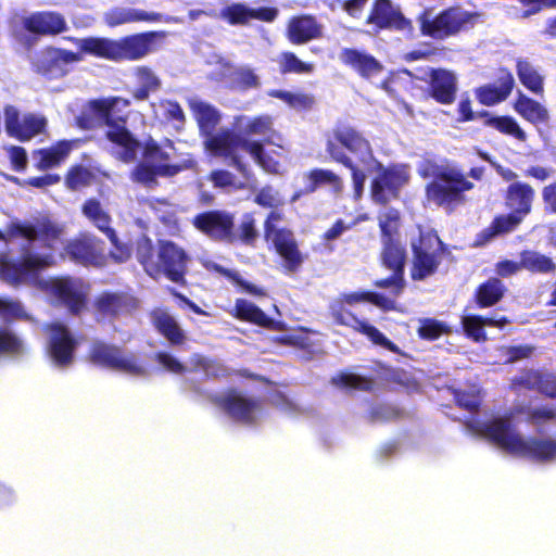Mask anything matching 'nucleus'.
Wrapping results in <instances>:
<instances>
[{
	"instance_id": "1",
	"label": "nucleus",
	"mask_w": 556,
	"mask_h": 556,
	"mask_svg": "<svg viewBox=\"0 0 556 556\" xmlns=\"http://www.w3.org/2000/svg\"><path fill=\"white\" fill-rule=\"evenodd\" d=\"M63 229L48 217L34 224L12 223L7 235L0 231V278L11 285L54 264Z\"/></svg>"
},
{
	"instance_id": "2",
	"label": "nucleus",
	"mask_w": 556,
	"mask_h": 556,
	"mask_svg": "<svg viewBox=\"0 0 556 556\" xmlns=\"http://www.w3.org/2000/svg\"><path fill=\"white\" fill-rule=\"evenodd\" d=\"M129 102L121 98L93 100L88 110L78 118L81 128L106 127L105 136L112 142V153L124 162L137 157L139 141L125 127V119L116 114V109L127 106Z\"/></svg>"
},
{
	"instance_id": "3",
	"label": "nucleus",
	"mask_w": 556,
	"mask_h": 556,
	"mask_svg": "<svg viewBox=\"0 0 556 556\" xmlns=\"http://www.w3.org/2000/svg\"><path fill=\"white\" fill-rule=\"evenodd\" d=\"M477 431L509 454L548 464L556 462V438H523L511 417H497L481 422Z\"/></svg>"
},
{
	"instance_id": "4",
	"label": "nucleus",
	"mask_w": 556,
	"mask_h": 556,
	"mask_svg": "<svg viewBox=\"0 0 556 556\" xmlns=\"http://www.w3.org/2000/svg\"><path fill=\"white\" fill-rule=\"evenodd\" d=\"M189 105L198 122L200 134L204 137L203 143L206 151L215 156L228 157L229 164L240 174L247 176V165L236 154V143L239 142L241 135L235 134L230 129H220L214 132L220 121V115L211 104L199 99H190Z\"/></svg>"
},
{
	"instance_id": "5",
	"label": "nucleus",
	"mask_w": 556,
	"mask_h": 556,
	"mask_svg": "<svg viewBox=\"0 0 556 556\" xmlns=\"http://www.w3.org/2000/svg\"><path fill=\"white\" fill-rule=\"evenodd\" d=\"M163 35L149 31L127 36L119 40L102 37L74 39L81 52L111 61L139 60L150 52L153 40Z\"/></svg>"
},
{
	"instance_id": "6",
	"label": "nucleus",
	"mask_w": 556,
	"mask_h": 556,
	"mask_svg": "<svg viewBox=\"0 0 556 556\" xmlns=\"http://www.w3.org/2000/svg\"><path fill=\"white\" fill-rule=\"evenodd\" d=\"M186 388L197 397L210 400L238 422L253 425L264 416L261 402L237 391L231 390L222 394H212L202 390L200 386L193 381L188 382Z\"/></svg>"
},
{
	"instance_id": "7",
	"label": "nucleus",
	"mask_w": 556,
	"mask_h": 556,
	"mask_svg": "<svg viewBox=\"0 0 556 556\" xmlns=\"http://www.w3.org/2000/svg\"><path fill=\"white\" fill-rule=\"evenodd\" d=\"M175 148L170 140H166L161 147L153 139H150L143 149V161L139 163L134 173L137 182L151 187L156 182V177H172L181 170V166L169 164Z\"/></svg>"
},
{
	"instance_id": "8",
	"label": "nucleus",
	"mask_w": 556,
	"mask_h": 556,
	"mask_svg": "<svg viewBox=\"0 0 556 556\" xmlns=\"http://www.w3.org/2000/svg\"><path fill=\"white\" fill-rule=\"evenodd\" d=\"M282 219V214L271 211L264 224L265 238L270 241L279 256L283 261V267L287 273H295L303 264L304 257L298 248L296 240L292 231L278 227Z\"/></svg>"
},
{
	"instance_id": "9",
	"label": "nucleus",
	"mask_w": 556,
	"mask_h": 556,
	"mask_svg": "<svg viewBox=\"0 0 556 556\" xmlns=\"http://www.w3.org/2000/svg\"><path fill=\"white\" fill-rule=\"evenodd\" d=\"M472 18V14L462 8H450L437 15L432 11H425L418 22L422 35L445 39L465 29Z\"/></svg>"
},
{
	"instance_id": "10",
	"label": "nucleus",
	"mask_w": 556,
	"mask_h": 556,
	"mask_svg": "<svg viewBox=\"0 0 556 556\" xmlns=\"http://www.w3.org/2000/svg\"><path fill=\"white\" fill-rule=\"evenodd\" d=\"M414 253L412 278L424 280L432 276L441 263L442 241L432 230L419 228L418 239L412 240Z\"/></svg>"
},
{
	"instance_id": "11",
	"label": "nucleus",
	"mask_w": 556,
	"mask_h": 556,
	"mask_svg": "<svg viewBox=\"0 0 556 556\" xmlns=\"http://www.w3.org/2000/svg\"><path fill=\"white\" fill-rule=\"evenodd\" d=\"M0 317L5 323L28 319L29 316L17 300L0 298ZM27 353L24 339L7 325L0 326V357L17 358Z\"/></svg>"
},
{
	"instance_id": "12",
	"label": "nucleus",
	"mask_w": 556,
	"mask_h": 556,
	"mask_svg": "<svg viewBox=\"0 0 556 556\" xmlns=\"http://www.w3.org/2000/svg\"><path fill=\"white\" fill-rule=\"evenodd\" d=\"M368 172H375L376 177L371 181V198L374 202L387 204L399 197L400 190L409 179L408 169L405 165L395 164L384 167L375 160Z\"/></svg>"
},
{
	"instance_id": "13",
	"label": "nucleus",
	"mask_w": 556,
	"mask_h": 556,
	"mask_svg": "<svg viewBox=\"0 0 556 556\" xmlns=\"http://www.w3.org/2000/svg\"><path fill=\"white\" fill-rule=\"evenodd\" d=\"M473 188L463 173L456 169L442 172L427 186V198L438 205L460 202L463 193Z\"/></svg>"
},
{
	"instance_id": "14",
	"label": "nucleus",
	"mask_w": 556,
	"mask_h": 556,
	"mask_svg": "<svg viewBox=\"0 0 556 556\" xmlns=\"http://www.w3.org/2000/svg\"><path fill=\"white\" fill-rule=\"evenodd\" d=\"M91 361L101 366L112 368L130 376H144L146 367L139 362L138 356L130 352L106 344L101 341L93 342L90 350Z\"/></svg>"
},
{
	"instance_id": "15",
	"label": "nucleus",
	"mask_w": 556,
	"mask_h": 556,
	"mask_svg": "<svg viewBox=\"0 0 556 556\" xmlns=\"http://www.w3.org/2000/svg\"><path fill=\"white\" fill-rule=\"evenodd\" d=\"M77 345L66 326L59 323L47 326V355L54 368L64 370L71 367Z\"/></svg>"
},
{
	"instance_id": "16",
	"label": "nucleus",
	"mask_w": 556,
	"mask_h": 556,
	"mask_svg": "<svg viewBox=\"0 0 556 556\" xmlns=\"http://www.w3.org/2000/svg\"><path fill=\"white\" fill-rule=\"evenodd\" d=\"M47 291L56 305L77 314L86 304L89 287L79 278L61 277L47 283Z\"/></svg>"
},
{
	"instance_id": "17",
	"label": "nucleus",
	"mask_w": 556,
	"mask_h": 556,
	"mask_svg": "<svg viewBox=\"0 0 556 556\" xmlns=\"http://www.w3.org/2000/svg\"><path fill=\"white\" fill-rule=\"evenodd\" d=\"M383 252L381 255L382 264L392 270V275L386 279L375 282L378 288H391L392 293L397 295L404 287V266L406 260L405 249L394 238L382 239Z\"/></svg>"
},
{
	"instance_id": "18",
	"label": "nucleus",
	"mask_w": 556,
	"mask_h": 556,
	"mask_svg": "<svg viewBox=\"0 0 556 556\" xmlns=\"http://www.w3.org/2000/svg\"><path fill=\"white\" fill-rule=\"evenodd\" d=\"M193 226L216 241L232 243L237 236L233 233V215L226 211H207L193 218Z\"/></svg>"
},
{
	"instance_id": "19",
	"label": "nucleus",
	"mask_w": 556,
	"mask_h": 556,
	"mask_svg": "<svg viewBox=\"0 0 556 556\" xmlns=\"http://www.w3.org/2000/svg\"><path fill=\"white\" fill-rule=\"evenodd\" d=\"M188 255L182 248L169 240L159 241L156 262L159 268L153 273L163 271L174 282H181L186 274Z\"/></svg>"
},
{
	"instance_id": "20",
	"label": "nucleus",
	"mask_w": 556,
	"mask_h": 556,
	"mask_svg": "<svg viewBox=\"0 0 556 556\" xmlns=\"http://www.w3.org/2000/svg\"><path fill=\"white\" fill-rule=\"evenodd\" d=\"M208 62L219 66L220 78H228L235 90L248 91L261 88V77L251 65H233L217 54L213 55Z\"/></svg>"
},
{
	"instance_id": "21",
	"label": "nucleus",
	"mask_w": 556,
	"mask_h": 556,
	"mask_svg": "<svg viewBox=\"0 0 556 556\" xmlns=\"http://www.w3.org/2000/svg\"><path fill=\"white\" fill-rule=\"evenodd\" d=\"M337 143L343 151L346 149L353 153L365 168H370L376 160L369 141L355 128L349 125H338L333 129V138H329Z\"/></svg>"
},
{
	"instance_id": "22",
	"label": "nucleus",
	"mask_w": 556,
	"mask_h": 556,
	"mask_svg": "<svg viewBox=\"0 0 556 556\" xmlns=\"http://www.w3.org/2000/svg\"><path fill=\"white\" fill-rule=\"evenodd\" d=\"M366 24L376 31L380 29L406 30L410 28V22L391 0H374L370 13L366 18Z\"/></svg>"
},
{
	"instance_id": "23",
	"label": "nucleus",
	"mask_w": 556,
	"mask_h": 556,
	"mask_svg": "<svg viewBox=\"0 0 556 556\" xmlns=\"http://www.w3.org/2000/svg\"><path fill=\"white\" fill-rule=\"evenodd\" d=\"M331 316L337 324L351 327L356 331L365 334L372 343L380 345L389 351H396V345L391 342L376 327L366 320L358 319L354 314L345 309L343 303L334 302L330 305Z\"/></svg>"
},
{
	"instance_id": "24",
	"label": "nucleus",
	"mask_w": 556,
	"mask_h": 556,
	"mask_svg": "<svg viewBox=\"0 0 556 556\" xmlns=\"http://www.w3.org/2000/svg\"><path fill=\"white\" fill-rule=\"evenodd\" d=\"M103 21L110 27H116L123 24L137 23V22H164V23H180L179 17L163 15L157 12H148L141 9L131 7H114L104 12Z\"/></svg>"
},
{
	"instance_id": "25",
	"label": "nucleus",
	"mask_w": 556,
	"mask_h": 556,
	"mask_svg": "<svg viewBox=\"0 0 556 556\" xmlns=\"http://www.w3.org/2000/svg\"><path fill=\"white\" fill-rule=\"evenodd\" d=\"M81 61L78 53L49 47L41 51L36 62L37 71L49 77H61L67 74L68 65Z\"/></svg>"
},
{
	"instance_id": "26",
	"label": "nucleus",
	"mask_w": 556,
	"mask_h": 556,
	"mask_svg": "<svg viewBox=\"0 0 556 556\" xmlns=\"http://www.w3.org/2000/svg\"><path fill=\"white\" fill-rule=\"evenodd\" d=\"M304 188L291 198L296 202L302 194L314 193L318 188L327 187L333 194H340L344 185L340 176L330 169L314 168L303 175Z\"/></svg>"
},
{
	"instance_id": "27",
	"label": "nucleus",
	"mask_w": 556,
	"mask_h": 556,
	"mask_svg": "<svg viewBox=\"0 0 556 556\" xmlns=\"http://www.w3.org/2000/svg\"><path fill=\"white\" fill-rule=\"evenodd\" d=\"M23 26L38 35H56L67 29L65 18L56 12H36L23 18Z\"/></svg>"
},
{
	"instance_id": "28",
	"label": "nucleus",
	"mask_w": 556,
	"mask_h": 556,
	"mask_svg": "<svg viewBox=\"0 0 556 556\" xmlns=\"http://www.w3.org/2000/svg\"><path fill=\"white\" fill-rule=\"evenodd\" d=\"M96 309L102 317H117L136 307V300L123 292H103L96 300Z\"/></svg>"
},
{
	"instance_id": "29",
	"label": "nucleus",
	"mask_w": 556,
	"mask_h": 556,
	"mask_svg": "<svg viewBox=\"0 0 556 556\" xmlns=\"http://www.w3.org/2000/svg\"><path fill=\"white\" fill-rule=\"evenodd\" d=\"M64 253L71 261L85 266L100 264V255L96 250V238L91 236L85 235L68 241L64 245Z\"/></svg>"
},
{
	"instance_id": "30",
	"label": "nucleus",
	"mask_w": 556,
	"mask_h": 556,
	"mask_svg": "<svg viewBox=\"0 0 556 556\" xmlns=\"http://www.w3.org/2000/svg\"><path fill=\"white\" fill-rule=\"evenodd\" d=\"M339 59L364 78L375 76L382 71V65L376 58L357 49H343Z\"/></svg>"
},
{
	"instance_id": "31",
	"label": "nucleus",
	"mask_w": 556,
	"mask_h": 556,
	"mask_svg": "<svg viewBox=\"0 0 556 556\" xmlns=\"http://www.w3.org/2000/svg\"><path fill=\"white\" fill-rule=\"evenodd\" d=\"M533 198L534 190L530 185L515 181L507 188L505 204L511 213L525 218L531 212Z\"/></svg>"
},
{
	"instance_id": "32",
	"label": "nucleus",
	"mask_w": 556,
	"mask_h": 556,
	"mask_svg": "<svg viewBox=\"0 0 556 556\" xmlns=\"http://www.w3.org/2000/svg\"><path fill=\"white\" fill-rule=\"evenodd\" d=\"M243 151L254 160V162L260 165L264 170L268 173H278L279 170V163L275 161L271 156H269L265 150L264 144L262 141L256 140H250L247 137L241 136L239 138V142L236 143V154L242 159L239 155V152ZM245 165H248L243 160H241ZM249 168V166H247ZM244 177V175L242 174ZM250 176V169H248V175L245 178H249Z\"/></svg>"
},
{
	"instance_id": "33",
	"label": "nucleus",
	"mask_w": 556,
	"mask_h": 556,
	"mask_svg": "<svg viewBox=\"0 0 556 556\" xmlns=\"http://www.w3.org/2000/svg\"><path fill=\"white\" fill-rule=\"evenodd\" d=\"M431 96L441 103L448 104L455 99L456 76L446 70H432L430 74Z\"/></svg>"
},
{
	"instance_id": "34",
	"label": "nucleus",
	"mask_w": 556,
	"mask_h": 556,
	"mask_svg": "<svg viewBox=\"0 0 556 556\" xmlns=\"http://www.w3.org/2000/svg\"><path fill=\"white\" fill-rule=\"evenodd\" d=\"M514 85V76L509 72H504L496 83L477 89V98L484 105L496 104L504 101L509 96Z\"/></svg>"
},
{
	"instance_id": "35",
	"label": "nucleus",
	"mask_w": 556,
	"mask_h": 556,
	"mask_svg": "<svg viewBox=\"0 0 556 556\" xmlns=\"http://www.w3.org/2000/svg\"><path fill=\"white\" fill-rule=\"evenodd\" d=\"M320 35V27L309 15L293 17L288 25V38L292 43L301 45Z\"/></svg>"
},
{
	"instance_id": "36",
	"label": "nucleus",
	"mask_w": 556,
	"mask_h": 556,
	"mask_svg": "<svg viewBox=\"0 0 556 556\" xmlns=\"http://www.w3.org/2000/svg\"><path fill=\"white\" fill-rule=\"evenodd\" d=\"M77 142V140H62L49 149H41L36 151L34 153L36 166L39 169H48L59 165L67 157Z\"/></svg>"
},
{
	"instance_id": "37",
	"label": "nucleus",
	"mask_w": 556,
	"mask_h": 556,
	"mask_svg": "<svg viewBox=\"0 0 556 556\" xmlns=\"http://www.w3.org/2000/svg\"><path fill=\"white\" fill-rule=\"evenodd\" d=\"M151 319L157 331L163 334L172 344L184 343L186 336L177 320L163 309H155Z\"/></svg>"
},
{
	"instance_id": "38",
	"label": "nucleus",
	"mask_w": 556,
	"mask_h": 556,
	"mask_svg": "<svg viewBox=\"0 0 556 556\" xmlns=\"http://www.w3.org/2000/svg\"><path fill=\"white\" fill-rule=\"evenodd\" d=\"M237 125L244 136H260L263 137L266 142H271V136L275 132L271 116L261 115L249 117L242 115L237 118Z\"/></svg>"
},
{
	"instance_id": "39",
	"label": "nucleus",
	"mask_w": 556,
	"mask_h": 556,
	"mask_svg": "<svg viewBox=\"0 0 556 556\" xmlns=\"http://www.w3.org/2000/svg\"><path fill=\"white\" fill-rule=\"evenodd\" d=\"M507 323L508 320L505 317L495 319L479 315H466L462 318L464 331L477 342L485 340L484 327L503 328Z\"/></svg>"
},
{
	"instance_id": "40",
	"label": "nucleus",
	"mask_w": 556,
	"mask_h": 556,
	"mask_svg": "<svg viewBox=\"0 0 556 556\" xmlns=\"http://www.w3.org/2000/svg\"><path fill=\"white\" fill-rule=\"evenodd\" d=\"M83 214L108 238L115 239V230L111 227L112 218L104 211L100 201L89 199L83 204Z\"/></svg>"
},
{
	"instance_id": "41",
	"label": "nucleus",
	"mask_w": 556,
	"mask_h": 556,
	"mask_svg": "<svg viewBox=\"0 0 556 556\" xmlns=\"http://www.w3.org/2000/svg\"><path fill=\"white\" fill-rule=\"evenodd\" d=\"M515 110L525 119L534 125L546 124L549 119V114L545 106L521 92H519L515 103Z\"/></svg>"
},
{
	"instance_id": "42",
	"label": "nucleus",
	"mask_w": 556,
	"mask_h": 556,
	"mask_svg": "<svg viewBox=\"0 0 556 556\" xmlns=\"http://www.w3.org/2000/svg\"><path fill=\"white\" fill-rule=\"evenodd\" d=\"M523 220V217L515 213L496 216L492 224L481 231L480 244L485 243L496 236L508 233L517 228V226Z\"/></svg>"
},
{
	"instance_id": "43",
	"label": "nucleus",
	"mask_w": 556,
	"mask_h": 556,
	"mask_svg": "<svg viewBox=\"0 0 556 556\" xmlns=\"http://www.w3.org/2000/svg\"><path fill=\"white\" fill-rule=\"evenodd\" d=\"M517 76L520 83L535 94H542L544 90V76L528 60H519L516 65Z\"/></svg>"
},
{
	"instance_id": "44",
	"label": "nucleus",
	"mask_w": 556,
	"mask_h": 556,
	"mask_svg": "<svg viewBox=\"0 0 556 556\" xmlns=\"http://www.w3.org/2000/svg\"><path fill=\"white\" fill-rule=\"evenodd\" d=\"M505 286L498 278H490L480 285L476 291V300L479 307L495 305L505 293Z\"/></svg>"
},
{
	"instance_id": "45",
	"label": "nucleus",
	"mask_w": 556,
	"mask_h": 556,
	"mask_svg": "<svg viewBox=\"0 0 556 556\" xmlns=\"http://www.w3.org/2000/svg\"><path fill=\"white\" fill-rule=\"evenodd\" d=\"M235 311L239 319L263 327H269L273 324V320L258 306L248 300H237Z\"/></svg>"
},
{
	"instance_id": "46",
	"label": "nucleus",
	"mask_w": 556,
	"mask_h": 556,
	"mask_svg": "<svg viewBox=\"0 0 556 556\" xmlns=\"http://www.w3.org/2000/svg\"><path fill=\"white\" fill-rule=\"evenodd\" d=\"M520 266L532 273L548 274L556 269L553 260L535 251H525L520 256Z\"/></svg>"
},
{
	"instance_id": "47",
	"label": "nucleus",
	"mask_w": 556,
	"mask_h": 556,
	"mask_svg": "<svg viewBox=\"0 0 556 556\" xmlns=\"http://www.w3.org/2000/svg\"><path fill=\"white\" fill-rule=\"evenodd\" d=\"M326 151L333 161L341 163L346 168L351 169L353 185H365L366 175L364 170L357 168L352 159L337 143L332 140H327Z\"/></svg>"
},
{
	"instance_id": "48",
	"label": "nucleus",
	"mask_w": 556,
	"mask_h": 556,
	"mask_svg": "<svg viewBox=\"0 0 556 556\" xmlns=\"http://www.w3.org/2000/svg\"><path fill=\"white\" fill-rule=\"evenodd\" d=\"M485 117V125L496 130L510 135L518 139L519 141H526L527 135L520 128L518 123L510 116H491L488 112L483 114Z\"/></svg>"
},
{
	"instance_id": "49",
	"label": "nucleus",
	"mask_w": 556,
	"mask_h": 556,
	"mask_svg": "<svg viewBox=\"0 0 556 556\" xmlns=\"http://www.w3.org/2000/svg\"><path fill=\"white\" fill-rule=\"evenodd\" d=\"M136 256L149 275H153V270L159 268L153 243L148 237L142 236L137 240Z\"/></svg>"
},
{
	"instance_id": "50",
	"label": "nucleus",
	"mask_w": 556,
	"mask_h": 556,
	"mask_svg": "<svg viewBox=\"0 0 556 556\" xmlns=\"http://www.w3.org/2000/svg\"><path fill=\"white\" fill-rule=\"evenodd\" d=\"M46 124L47 121L45 117L35 114H27L22 118L17 129L20 131H15L13 137L22 141L29 140L40 134L45 129Z\"/></svg>"
},
{
	"instance_id": "51",
	"label": "nucleus",
	"mask_w": 556,
	"mask_h": 556,
	"mask_svg": "<svg viewBox=\"0 0 556 556\" xmlns=\"http://www.w3.org/2000/svg\"><path fill=\"white\" fill-rule=\"evenodd\" d=\"M343 296L344 302L350 305H353L358 302H370L384 309H390L394 305L392 299L376 292H352L349 294H344Z\"/></svg>"
},
{
	"instance_id": "52",
	"label": "nucleus",
	"mask_w": 556,
	"mask_h": 556,
	"mask_svg": "<svg viewBox=\"0 0 556 556\" xmlns=\"http://www.w3.org/2000/svg\"><path fill=\"white\" fill-rule=\"evenodd\" d=\"M189 365L194 371H203L206 378H217L224 372V368L220 365L200 354H193L189 359Z\"/></svg>"
},
{
	"instance_id": "53",
	"label": "nucleus",
	"mask_w": 556,
	"mask_h": 556,
	"mask_svg": "<svg viewBox=\"0 0 556 556\" xmlns=\"http://www.w3.org/2000/svg\"><path fill=\"white\" fill-rule=\"evenodd\" d=\"M280 71L282 73H309L312 72V65L301 61L292 52H283L279 56Z\"/></svg>"
},
{
	"instance_id": "54",
	"label": "nucleus",
	"mask_w": 556,
	"mask_h": 556,
	"mask_svg": "<svg viewBox=\"0 0 556 556\" xmlns=\"http://www.w3.org/2000/svg\"><path fill=\"white\" fill-rule=\"evenodd\" d=\"M400 214L392 207H384L379 214V226L382 232V239L393 238L397 229Z\"/></svg>"
},
{
	"instance_id": "55",
	"label": "nucleus",
	"mask_w": 556,
	"mask_h": 556,
	"mask_svg": "<svg viewBox=\"0 0 556 556\" xmlns=\"http://www.w3.org/2000/svg\"><path fill=\"white\" fill-rule=\"evenodd\" d=\"M332 383L345 389L368 390L371 388V380L356 374H340L332 378Z\"/></svg>"
},
{
	"instance_id": "56",
	"label": "nucleus",
	"mask_w": 556,
	"mask_h": 556,
	"mask_svg": "<svg viewBox=\"0 0 556 556\" xmlns=\"http://www.w3.org/2000/svg\"><path fill=\"white\" fill-rule=\"evenodd\" d=\"M447 331L448 327L444 323L430 318L421 320L418 328V334L429 341L437 340Z\"/></svg>"
},
{
	"instance_id": "57",
	"label": "nucleus",
	"mask_w": 556,
	"mask_h": 556,
	"mask_svg": "<svg viewBox=\"0 0 556 556\" xmlns=\"http://www.w3.org/2000/svg\"><path fill=\"white\" fill-rule=\"evenodd\" d=\"M252 11L244 4H232L222 11V16L230 24H245L252 18Z\"/></svg>"
},
{
	"instance_id": "58",
	"label": "nucleus",
	"mask_w": 556,
	"mask_h": 556,
	"mask_svg": "<svg viewBox=\"0 0 556 556\" xmlns=\"http://www.w3.org/2000/svg\"><path fill=\"white\" fill-rule=\"evenodd\" d=\"M238 238L244 244L252 245L258 238V230L256 228L255 219L252 214H244L239 225Z\"/></svg>"
},
{
	"instance_id": "59",
	"label": "nucleus",
	"mask_w": 556,
	"mask_h": 556,
	"mask_svg": "<svg viewBox=\"0 0 556 556\" xmlns=\"http://www.w3.org/2000/svg\"><path fill=\"white\" fill-rule=\"evenodd\" d=\"M268 96L280 99L294 109L308 108L312 104V98L305 94H298L283 90H270Z\"/></svg>"
},
{
	"instance_id": "60",
	"label": "nucleus",
	"mask_w": 556,
	"mask_h": 556,
	"mask_svg": "<svg viewBox=\"0 0 556 556\" xmlns=\"http://www.w3.org/2000/svg\"><path fill=\"white\" fill-rule=\"evenodd\" d=\"M255 202L264 207L276 208L283 203V199L276 189L266 186L257 192Z\"/></svg>"
},
{
	"instance_id": "61",
	"label": "nucleus",
	"mask_w": 556,
	"mask_h": 556,
	"mask_svg": "<svg viewBox=\"0 0 556 556\" xmlns=\"http://www.w3.org/2000/svg\"><path fill=\"white\" fill-rule=\"evenodd\" d=\"M160 109L163 111L165 118L175 124L177 129L181 128L185 124V113L181 106L174 101H163L160 104Z\"/></svg>"
},
{
	"instance_id": "62",
	"label": "nucleus",
	"mask_w": 556,
	"mask_h": 556,
	"mask_svg": "<svg viewBox=\"0 0 556 556\" xmlns=\"http://www.w3.org/2000/svg\"><path fill=\"white\" fill-rule=\"evenodd\" d=\"M91 173L83 167L76 166L72 168L66 177L67 186L73 189H79L80 187L87 186L91 180Z\"/></svg>"
},
{
	"instance_id": "63",
	"label": "nucleus",
	"mask_w": 556,
	"mask_h": 556,
	"mask_svg": "<svg viewBox=\"0 0 556 556\" xmlns=\"http://www.w3.org/2000/svg\"><path fill=\"white\" fill-rule=\"evenodd\" d=\"M155 358L160 365L170 372L184 374L187 370L186 365L167 352H159L155 355Z\"/></svg>"
},
{
	"instance_id": "64",
	"label": "nucleus",
	"mask_w": 556,
	"mask_h": 556,
	"mask_svg": "<svg viewBox=\"0 0 556 556\" xmlns=\"http://www.w3.org/2000/svg\"><path fill=\"white\" fill-rule=\"evenodd\" d=\"M528 416H529V420L534 426L540 427V426L553 420L556 416V413L547 406H541V407H535V408L529 409Z\"/></svg>"
}]
</instances>
